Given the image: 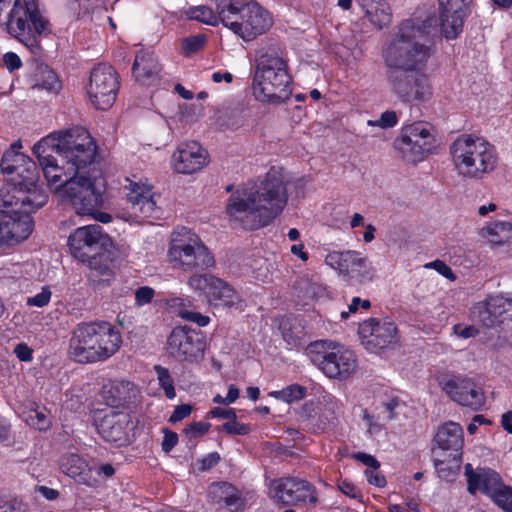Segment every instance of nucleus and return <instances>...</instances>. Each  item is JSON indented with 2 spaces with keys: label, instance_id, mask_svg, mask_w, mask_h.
I'll list each match as a JSON object with an SVG mask.
<instances>
[{
  "label": "nucleus",
  "instance_id": "nucleus-11",
  "mask_svg": "<svg viewBox=\"0 0 512 512\" xmlns=\"http://www.w3.org/2000/svg\"><path fill=\"white\" fill-rule=\"evenodd\" d=\"M397 148L404 161L419 163L437 149L436 130L428 122L416 121L401 129L396 140Z\"/></svg>",
  "mask_w": 512,
  "mask_h": 512
},
{
  "label": "nucleus",
  "instance_id": "nucleus-34",
  "mask_svg": "<svg viewBox=\"0 0 512 512\" xmlns=\"http://www.w3.org/2000/svg\"><path fill=\"white\" fill-rule=\"evenodd\" d=\"M282 337L287 345L293 348H300L306 344V332L302 323L296 318L284 317L279 323Z\"/></svg>",
  "mask_w": 512,
  "mask_h": 512
},
{
  "label": "nucleus",
  "instance_id": "nucleus-55",
  "mask_svg": "<svg viewBox=\"0 0 512 512\" xmlns=\"http://www.w3.org/2000/svg\"><path fill=\"white\" fill-rule=\"evenodd\" d=\"M155 295L154 289L148 286L140 287L135 292V305L138 307L149 304Z\"/></svg>",
  "mask_w": 512,
  "mask_h": 512
},
{
  "label": "nucleus",
  "instance_id": "nucleus-54",
  "mask_svg": "<svg viewBox=\"0 0 512 512\" xmlns=\"http://www.w3.org/2000/svg\"><path fill=\"white\" fill-rule=\"evenodd\" d=\"M210 424L207 422H193L184 429V434L192 439L203 436L208 432Z\"/></svg>",
  "mask_w": 512,
  "mask_h": 512
},
{
  "label": "nucleus",
  "instance_id": "nucleus-30",
  "mask_svg": "<svg viewBox=\"0 0 512 512\" xmlns=\"http://www.w3.org/2000/svg\"><path fill=\"white\" fill-rule=\"evenodd\" d=\"M206 297L214 306L241 307L242 303L238 292L227 282L217 277L215 280H211Z\"/></svg>",
  "mask_w": 512,
  "mask_h": 512
},
{
  "label": "nucleus",
  "instance_id": "nucleus-3",
  "mask_svg": "<svg viewBox=\"0 0 512 512\" xmlns=\"http://www.w3.org/2000/svg\"><path fill=\"white\" fill-rule=\"evenodd\" d=\"M288 202L287 182L281 168L272 167L263 178L238 187L228 198L229 220L247 230L270 225Z\"/></svg>",
  "mask_w": 512,
  "mask_h": 512
},
{
  "label": "nucleus",
  "instance_id": "nucleus-23",
  "mask_svg": "<svg viewBox=\"0 0 512 512\" xmlns=\"http://www.w3.org/2000/svg\"><path fill=\"white\" fill-rule=\"evenodd\" d=\"M124 190L135 214L139 213L144 218L154 217L158 213V206L152 187L142 181L125 180Z\"/></svg>",
  "mask_w": 512,
  "mask_h": 512
},
{
  "label": "nucleus",
  "instance_id": "nucleus-26",
  "mask_svg": "<svg viewBox=\"0 0 512 512\" xmlns=\"http://www.w3.org/2000/svg\"><path fill=\"white\" fill-rule=\"evenodd\" d=\"M375 276V269L369 259L358 250H350L345 269L343 281L348 284H362L372 281Z\"/></svg>",
  "mask_w": 512,
  "mask_h": 512
},
{
  "label": "nucleus",
  "instance_id": "nucleus-2",
  "mask_svg": "<svg viewBox=\"0 0 512 512\" xmlns=\"http://www.w3.org/2000/svg\"><path fill=\"white\" fill-rule=\"evenodd\" d=\"M437 27L434 15H413L398 26L382 47L387 85L402 103L423 104L433 97L431 77L424 71L432 50L424 39L434 34Z\"/></svg>",
  "mask_w": 512,
  "mask_h": 512
},
{
  "label": "nucleus",
  "instance_id": "nucleus-36",
  "mask_svg": "<svg viewBox=\"0 0 512 512\" xmlns=\"http://www.w3.org/2000/svg\"><path fill=\"white\" fill-rule=\"evenodd\" d=\"M132 384L128 381H114L104 387L106 408H116L124 405L130 397Z\"/></svg>",
  "mask_w": 512,
  "mask_h": 512
},
{
  "label": "nucleus",
  "instance_id": "nucleus-13",
  "mask_svg": "<svg viewBox=\"0 0 512 512\" xmlns=\"http://www.w3.org/2000/svg\"><path fill=\"white\" fill-rule=\"evenodd\" d=\"M438 383L445 394L461 406L477 411L485 404L484 391L472 378L445 373L438 377Z\"/></svg>",
  "mask_w": 512,
  "mask_h": 512
},
{
  "label": "nucleus",
  "instance_id": "nucleus-56",
  "mask_svg": "<svg viewBox=\"0 0 512 512\" xmlns=\"http://www.w3.org/2000/svg\"><path fill=\"white\" fill-rule=\"evenodd\" d=\"M319 403L324 405L327 408L331 418H334L335 413L339 409V401L332 394L323 390L319 396Z\"/></svg>",
  "mask_w": 512,
  "mask_h": 512
},
{
  "label": "nucleus",
  "instance_id": "nucleus-61",
  "mask_svg": "<svg viewBox=\"0 0 512 512\" xmlns=\"http://www.w3.org/2000/svg\"><path fill=\"white\" fill-rule=\"evenodd\" d=\"M356 461L367 466V469L379 468L380 462L373 456L364 452H357L352 455Z\"/></svg>",
  "mask_w": 512,
  "mask_h": 512
},
{
  "label": "nucleus",
  "instance_id": "nucleus-38",
  "mask_svg": "<svg viewBox=\"0 0 512 512\" xmlns=\"http://www.w3.org/2000/svg\"><path fill=\"white\" fill-rule=\"evenodd\" d=\"M471 317L474 321L481 323L487 328L495 327L496 325L506 322L505 319H498L496 315L489 309L486 301L476 303L471 309Z\"/></svg>",
  "mask_w": 512,
  "mask_h": 512
},
{
  "label": "nucleus",
  "instance_id": "nucleus-52",
  "mask_svg": "<svg viewBox=\"0 0 512 512\" xmlns=\"http://www.w3.org/2000/svg\"><path fill=\"white\" fill-rule=\"evenodd\" d=\"M216 277L212 275H193L190 277L188 284L195 290L203 291L207 295V290L210 288L211 280H215Z\"/></svg>",
  "mask_w": 512,
  "mask_h": 512
},
{
  "label": "nucleus",
  "instance_id": "nucleus-59",
  "mask_svg": "<svg viewBox=\"0 0 512 512\" xmlns=\"http://www.w3.org/2000/svg\"><path fill=\"white\" fill-rule=\"evenodd\" d=\"M453 333L462 339L473 338L478 335L479 330L474 325L455 324L452 327Z\"/></svg>",
  "mask_w": 512,
  "mask_h": 512
},
{
  "label": "nucleus",
  "instance_id": "nucleus-57",
  "mask_svg": "<svg viewBox=\"0 0 512 512\" xmlns=\"http://www.w3.org/2000/svg\"><path fill=\"white\" fill-rule=\"evenodd\" d=\"M221 429L228 434L234 435H245L249 432L248 426L238 422L236 418H233V420H229L226 423H224Z\"/></svg>",
  "mask_w": 512,
  "mask_h": 512
},
{
  "label": "nucleus",
  "instance_id": "nucleus-62",
  "mask_svg": "<svg viewBox=\"0 0 512 512\" xmlns=\"http://www.w3.org/2000/svg\"><path fill=\"white\" fill-rule=\"evenodd\" d=\"M192 406L189 404H181L175 407L169 418V422L177 423L191 414Z\"/></svg>",
  "mask_w": 512,
  "mask_h": 512
},
{
  "label": "nucleus",
  "instance_id": "nucleus-41",
  "mask_svg": "<svg viewBox=\"0 0 512 512\" xmlns=\"http://www.w3.org/2000/svg\"><path fill=\"white\" fill-rule=\"evenodd\" d=\"M154 369L157 375L159 387L163 389L164 394L168 399H174L176 397V391L174 387V380L169 370L160 365L155 366Z\"/></svg>",
  "mask_w": 512,
  "mask_h": 512
},
{
  "label": "nucleus",
  "instance_id": "nucleus-40",
  "mask_svg": "<svg viewBox=\"0 0 512 512\" xmlns=\"http://www.w3.org/2000/svg\"><path fill=\"white\" fill-rule=\"evenodd\" d=\"M306 395V388L299 384L289 385L282 390L271 391L269 396L282 400L286 403H293L303 399Z\"/></svg>",
  "mask_w": 512,
  "mask_h": 512
},
{
  "label": "nucleus",
  "instance_id": "nucleus-64",
  "mask_svg": "<svg viewBox=\"0 0 512 512\" xmlns=\"http://www.w3.org/2000/svg\"><path fill=\"white\" fill-rule=\"evenodd\" d=\"M0 512H25L24 504L17 499L0 500Z\"/></svg>",
  "mask_w": 512,
  "mask_h": 512
},
{
  "label": "nucleus",
  "instance_id": "nucleus-47",
  "mask_svg": "<svg viewBox=\"0 0 512 512\" xmlns=\"http://www.w3.org/2000/svg\"><path fill=\"white\" fill-rule=\"evenodd\" d=\"M399 406V401L395 398L385 402L381 403L380 405H377L376 410V416L378 417V420L384 421L385 423L395 419V410Z\"/></svg>",
  "mask_w": 512,
  "mask_h": 512
},
{
  "label": "nucleus",
  "instance_id": "nucleus-31",
  "mask_svg": "<svg viewBox=\"0 0 512 512\" xmlns=\"http://www.w3.org/2000/svg\"><path fill=\"white\" fill-rule=\"evenodd\" d=\"M435 442L442 450L460 452L464 444L461 425L452 421L443 424L436 433Z\"/></svg>",
  "mask_w": 512,
  "mask_h": 512
},
{
  "label": "nucleus",
  "instance_id": "nucleus-29",
  "mask_svg": "<svg viewBox=\"0 0 512 512\" xmlns=\"http://www.w3.org/2000/svg\"><path fill=\"white\" fill-rule=\"evenodd\" d=\"M160 68L152 52L140 51L135 58L132 72L141 85H151L158 79Z\"/></svg>",
  "mask_w": 512,
  "mask_h": 512
},
{
  "label": "nucleus",
  "instance_id": "nucleus-8",
  "mask_svg": "<svg viewBox=\"0 0 512 512\" xmlns=\"http://www.w3.org/2000/svg\"><path fill=\"white\" fill-rule=\"evenodd\" d=\"M0 25L31 51L38 49L35 34L42 35L49 31V22L40 12L36 0H19Z\"/></svg>",
  "mask_w": 512,
  "mask_h": 512
},
{
  "label": "nucleus",
  "instance_id": "nucleus-18",
  "mask_svg": "<svg viewBox=\"0 0 512 512\" xmlns=\"http://www.w3.org/2000/svg\"><path fill=\"white\" fill-rule=\"evenodd\" d=\"M270 497L285 505L315 504L317 497L314 487L307 481L293 477L271 481Z\"/></svg>",
  "mask_w": 512,
  "mask_h": 512
},
{
  "label": "nucleus",
  "instance_id": "nucleus-28",
  "mask_svg": "<svg viewBox=\"0 0 512 512\" xmlns=\"http://www.w3.org/2000/svg\"><path fill=\"white\" fill-rule=\"evenodd\" d=\"M208 496L214 503H224L231 511L238 512L245 508V500L238 489L230 483L218 482L209 487Z\"/></svg>",
  "mask_w": 512,
  "mask_h": 512
},
{
  "label": "nucleus",
  "instance_id": "nucleus-53",
  "mask_svg": "<svg viewBox=\"0 0 512 512\" xmlns=\"http://www.w3.org/2000/svg\"><path fill=\"white\" fill-rule=\"evenodd\" d=\"M363 420L367 426V432L370 435H377L384 428L385 422L378 420V417L374 414H370L367 411L363 414Z\"/></svg>",
  "mask_w": 512,
  "mask_h": 512
},
{
  "label": "nucleus",
  "instance_id": "nucleus-20",
  "mask_svg": "<svg viewBox=\"0 0 512 512\" xmlns=\"http://www.w3.org/2000/svg\"><path fill=\"white\" fill-rule=\"evenodd\" d=\"M109 241L102 227L92 224L75 229L68 237V246L75 258L85 262L89 260L92 252L106 246Z\"/></svg>",
  "mask_w": 512,
  "mask_h": 512
},
{
  "label": "nucleus",
  "instance_id": "nucleus-43",
  "mask_svg": "<svg viewBox=\"0 0 512 512\" xmlns=\"http://www.w3.org/2000/svg\"><path fill=\"white\" fill-rule=\"evenodd\" d=\"M490 498L493 502L506 512H512V489L505 486L502 482Z\"/></svg>",
  "mask_w": 512,
  "mask_h": 512
},
{
  "label": "nucleus",
  "instance_id": "nucleus-48",
  "mask_svg": "<svg viewBox=\"0 0 512 512\" xmlns=\"http://www.w3.org/2000/svg\"><path fill=\"white\" fill-rule=\"evenodd\" d=\"M398 115L393 110H387L383 112L379 119L377 120H368L367 124L369 126H377L383 129L392 128L398 123Z\"/></svg>",
  "mask_w": 512,
  "mask_h": 512
},
{
  "label": "nucleus",
  "instance_id": "nucleus-45",
  "mask_svg": "<svg viewBox=\"0 0 512 512\" xmlns=\"http://www.w3.org/2000/svg\"><path fill=\"white\" fill-rule=\"evenodd\" d=\"M89 263L90 266L99 273V275L106 277L104 280H109V277L114 273L113 262L105 254L93 257Z\"/></svg>",
  "mask_w": 512,
  "mask_h": 512
},
{
  "label": "nucleus",
  "instance_id": "nucleus-5",
  "mask_svg": "<svg viewBox=\"0 0 512 512\" xmlns=\"http://www.w3.org/2000/svg\"><path fill=\"white\" fill-rule=\"evenodd\" d=\"M252 90L254 97L263 103H282L290 97L291 76L278 47L269 46L258 51Z\"/></svg>",
  "mask_w": 512,
  "mask_h": 512
},
{
  "label": "nucleus",
  "instance_id": "nucleus-50",
  "mask_svg": "<svg viewBox=\"0 0 512 512\" xmlns=\"http://www.w3.org/2000/svg\"><path fill=\"white\" fill-rule=\"evenodd\" d=\"M205 42L206 37L204 35H193L182 41V49L186 54H191L200 50L204 46Z\"/></svg>",
  "mask_w": 512,
  "mask_h": 512
},
{
  "label": "nucleus",
  "instance_id": "nucleus-44",
  "mask_svg": "<svg viewBox=\"0 0 512 512\" xmlns=\"http://www.w3.org/2000/svg\"><path fill=\"white\" fill-rule=\"evenodd\" d=\"M489 309L496 315L498 319H503L502 316L512 310V302L510 299L503 295L491 296L485 300Z\"/></svg>",
  "mask_w": 512,
  "mask_h": 512
},
{
  "label": "nucleus",
  "instance_id": "nucleus-22",
  "mask_svg": "<svg viewBox=\"0 0 512 512\" xmlns=\"http://www.w3.org/2000/svg\"><path fill=\"white\" fill-rule=\"evenodd\" d=\"M471 1L438 0L441 30L446 39H455L462 32Z\"/></svg>",
  "mask_w": 512,
  "mask_h": 512
},
{
  "label": "nucleus",
  "instance_id": "nucleus-12",
  "mask_svg": "<svg viewBox=\"0 0 512 512\" xmlns=\"http://www.w3.org/2000/svg\"><path fill=\"white\" fill-rule=\"evenodd\" d=\"M48 201V195L43 188L24 189L6 182L0 188V214H10L20 217L43 207Z\"/></svg>",
  "mask_w": 512,
  "mask_h": 512
},
{
  "label": "nucleus",
  "instance_id": "nucleus-24",
  "mask_svg": "<svg viewBox=\"0 0 512 512\" xmlns=\"http://www.w3.org/2000/svg\"><path fill=\"white\" fill-rule=\"evenodd\" d=\"M31 232L30 215L23 214L15 217L10 214H0V247L16 245L27 239Z\"/></svg>",
  "mask_w": 512,
  "mask_h": 512
},
{
  "label": "nucleus",
  "instance_id": "nucleus-1",
  "mask_svg": "<svg viewBox=\"0 0 512 512\" xmlns=\"http://www.w3.org/2000/svg\"><path fill=\"white\" fill-rule=\"evenodd\" d=\"M50 185L56 184L58 198L77 215L90 216L101 223L111 221L99 211L103 204V183L97 176V146L84 128L51 133L32 148Z\"/></svg>",
  "mask_w": 512,
  "mask_h": 512
},
{
  "label": "nucleus",
  "instance_id": "nucleus-6",
  "mask_svg": "<svg viewBox=\"0 0 512 512\" xmlns=\"http://www.w3.org/2000/svg\"><path fill=\"white\" fill-rule=\"evenodd\" d=\"M449 153L456 174L463 179L481 180L497 166L493 145L473 134H461L450 145Z\"/></svg>",
  "mask_w": 512,
  "mask_h": 512
},
{
  "label": "nucleus",
  "instance_id": "nucleus-32",
  "mask_svg": "<svg viewBox=\"0 0 512 512\" xmlns=\"http://www.w3.org/2000/svg\"><path fill=\"white\" fill-rule=\"evenodd\" d=\"M31 88L44 91L48 94H58L62 89V83L57 74L47 65H37L31 78Z\"/></svg>",
  "mask_w": 512,
  "mask_h": 512
},
{
  "label": "nucleus",
  "instance_id": "nucleus-49",
  "mask_svg": "<svg viewBox=\"0 0 512 512\" xmlns=\"http://www.w3.org/2000/svg\"><path fill=\"white\" fill-rule=\"evenodd\" d=\"M99 0H73L70 3V10L78 17L84 16L98 6Z\"/></svg>",
  "mask_w": 512,
  "mask_h": 512
},
{
  "label": "nucleus",
  "instance_id": "nucleus-42",
  "mask_svg": "<svg viewBox=\"0 0 512 512\" xmlns=\"http://www.w3.org/2000/svg\"><path fill=\"white\" fill-rule=\"evenodd\" d=\"M26 422L39 431H45L51 425L50 418L45 408H36L29 411Z\"/></svg>",
  "mask_w": 512,
  "mask_h": 512
},
{
  "label": "nucleus",
  "instance_id": "nucleus-4",
  "mask_svg": "<svg viewBox=\"0 0 512 512\" xmlns=\"http://www.w3.org/2000/svg\"><path fill=\"white\" fill-rule=\"evenodd\" d=\"M121 345V333L110 322H81L72 331L68 353L78 363H97L112 357Z\"/></svg>",
  "mask_w": 512,
  "mask_h": 512
},
{
  "label": "nucleus",
  "instance_id": "nucleus-16",
  "mask_svg": "<svg viewBox=\"0 0 512 512\" xmlns=\"http://www.w3.org/2000/svg\"><path fill=\"white\" fill-rule=\"evenodd\" d=\"M205 346L201 333L187 326L174 328L167 340L168 353L178 361H198L203 357Z\"/></svg>",
  "mask_w": 512,
  "mask_h": 512
},
{
  "label": "nucleus",
  "instance_id": "nucleus-27",
  "mask_svg": "<svg viewBox=\"0 0 512 512\" xmlns=\"http://www.w3.org/2000/svg\"><path fill=\"white\" fill-rule=\"evenodd\" d=\"M59 466L61 471L74 479L78 484L95 486L97 479L93 476L92 468L88 462L78 454L70 453L61 457Z\"/></svg>",
  "mask_w": 512,
  "mask_h": 512
},
{
  "label": "nucleus",
  "instance_id": "nucleus-58",
  "mask_svg": "<svg viewBox=\"0 0 512 512\" xmlns=\"http://www.w3.org/2000/svg\"><path fill=\"white\" fill-rule=\"evenodd\" d=\"M364 474L368 483L375 487L383 488L387 483L385 476L379 471V468L366 469Z\"/></svg>",
  "mask_w": 512,
  "mask_h": 512
},
{
  "label": "nucleus",
  "instance_id": "nucleus-33",
  "mask_svg": "<svg viewBox=\"0 0 512 512\" xmlns=\"http://www.w3.org/2000/svg\"><path fill=\"white\" fill-rule=\"evenodd\" d=\"M365 16L377 28L387 26L392 17L391 8L386 0H359Z\"/></svg>",
  "mask_w": 512,
  "mask_h": 512
},
{
  "label": "nucleus",
  "instance_id": "nucleus-60",
  "mask_svg": "<svg viewBox=\"0 0 512 512\" xmlns=\"http://www.w3.org/2000/svg\"><path fill=\"white\" fill-rule=\"evenodd\" d=\"M427 268H433L436 270L440 275L444 276L445 278L449 280H455V275L452 271V269L443 261L441 260H435L433 262H430L426 264Z\"/></svg>",
  "mask_w": 512,
  "mask_h": 512
},
{
  "label": "nucleus",
  "instance_id": "nucleus-14",
  "mask_svg": "<svg viewBox=\"0 0 512 512\" xmlns=\"http://www.w3.org/2000/svg\"><path fill=\"white\" fill-rule=\"evenodd\" d=\"M118 88V75L111 65L101 63L91 70L86 90L91 103L97 109L107 110L112 107Z\"/></svg>",
  "mask_w": 512,
  "mask_h": 512
},
{
  "label": "nucleus",
  "instance_id": "nucleus-19",
  "mask_svg": "<svg viewBox=\"0 0 512 512\" xmlns=\"http://www.w3.org/2000/svg\"><path fill=\"white\" fill-rule=\"evenodd\" d=\"M359 335L365 348L377 353L397 342V327L388 319L371 318L359 326Z\"/></svg>",
  "mask_w": 512,
  "mask_h": 512
},
{
  "label": "nucleus",
  "instance_id": "nucleus-46",
  "mask_svg": "<svg viewBox=\"0 0 512 512\" xmlns=\"http://www.w3.org/2000/svg\"><path fill=\"white\" fill-rule=\"evenodd\" d=\"M52 298V291L50 286L45 285L41 287V290L33 296L26 298V306L43 308L46 307Z\"/></svg>",
  "mask_w": 512,
  "mask_h": 512
},
{
  "label": "nucleus",
  "instance_id": "nucleus-37",
  "mask_svg": "<svg viewBox=\"0 0 512 512\" xmlns=\"http://www.w3.org/2000/svg\"><path fill=\"white\" fill-rule=\"evenodd\" d=\"M219 1L216 0V12L207 6H197L189 8L186 15L191 20H196L210 26H217L219 23H222Z\"/></svg>",
  "mask_w": 512,
  "mask_h": 512
},
{
  "label": "nucleus",
  "instance_id": "nucleus-10",
  "mask_svg": "<svg viewBox=\"0 0 512 512\" xmlns=\"http://www.w3.org/2000/svg\"><path fill=\"white\" fill-rule=\"evenodd\" d=\"M307 355L315 367L332 379L346 380L357 370L355 353L334 341L321 340L311 343Z\"/></svg>",
  "mask_w": 512,
  "mask_h": 512
},
{
  "label": "nucleus",
  "instance_id": "nucleus-9",
  "mask_svg": "<svg viewBox=\"0 0 512 512\" xmlns=\"http://www.w3.org/2000/svg\"><path fill=\"white\" fill-rule=\"evenodd\" d=\"M167 257L173 267L187 272L204 270L214 264L212 254L199 236L186 227L172 232Z\"/></svg>",
  "mask_w": 512,
  "mask_h": 512
},
{
  "label": "nucleus",
  "instance_id": "nucleus-15",
  "mask_svg": "<svg viewBox=\"0 0 512 512\" xmlns=\"http://www.w3.org/2000/svg\"><path fill=\"white\" fill-rule=\"evenodd\" d=\"M0 168L6 182L24 189L41 188L37 184L39 171L35 161L21 152H6L1 159Z\"/></svg>",
  "mask_w": 512,
  "mask_h": 512
},
{
  "label": "nucleus",
  "instance_id": "nucleus-39",
  "mask_svg": "<svg viewBox=\"0 0 512 512\" xmlns=\"http://www.w3.org/2000/svg\"><path fill=\"white\" fill-rule=\"evenodd\" d=\"M349 255L348 250H329L325 257L324 263L334 270L338 277L343 280V273L345 269V264L347 262Z\"/></svg>",
  "mask_w": 512,
  "mask_h": 512
},
{
  "label": "nucleus",
  "instance_id": "nucleus-21",
  "mask_svg": "<svg viewBox=\"0 0 512 512\" xmlns=\"http://www.w3.org/2000/svg\"><path fill=\"white\" fill-rule=\"evenodd\" d=\"M209 163V155L196 141L180 143L171 157L172 169L185 175L201 171Z\"/></svg>",
  "mask_w": 512,
  "mask_h": 512
},
{
  "label": "nucleus",
  "instance_id": "nucleus-7",
  "mask_svg": "<svg viewBox=\"0 0 512 512\" xmlns=\"http://www.w3.org/2000/svg\"><path fill=\"white\" fill-rule=\"evenodd\" d=\"M222 24L244 42L266 34L273 26L272 13L256 1L220 0Z\"/></svg>",
  "mask_w": 512,
  "mask_h": 512
},
{
  "label": "nucleus",
  "instance_id": "nucleus-63",
  "mask_svg": "<svg viewBox=\"0 0 512 512\" xmlns=\"http://www.w3.org/2000/svg\"><path fill=\"white\" fill-rule=\"evenodd\" d=\"M13 352L20 361L30 362L33 359V350L25 343H18Z\"/></svg>",
  "mask_w": 512,
  "mask_h": 512
},
{
  "label": "nucleus",
  "instance_id": "nucleus-25",
  "mask_svg": "<svg viewBox=\"0 0 512 512\" xmlns=\"http://www.w3.org/2000/svg\"><path fill=\"white\" fill-rule=\"evenodd\" d=\"M464 475L467 480V490L471 495L481 492L490 497L502 481L495 471L488 468L474 470L470 463L464 466Z\"/></svg>",
  "mask_w": 512,
  "mask_h": 512
},
{
  "label": "nucleus",
  "instance_id": "nucleus-35",
  "mask_svg": "<svg viewBox=\"0 0 512 512\" xmlns=\"http://www.w3.org/2000/svg\"><path fill=\"white\" fill-rule=\"evenodd\" d=\"M481 235L492 245H504L512 240V224L500 220L489 222L482 228Z\"/></svg>",
  "mask_w": 512,
  "mask_h": 512
},
{
  "label": "nucleus",
  "instance_id": "nucleus-51",
  "mask_svg": "<svg viewBox=\"0 0 512 512\" xmlns=\"http://www.w3.org/2000/svg\"><path fill=\"white\" fill-rule=\"evenodd\" d=\"M178 315L184 320L196 323L199 327H204L210 322V318L208 316L202 315L196 311L188 310L186 308H180Z\"/></svg>",
  "mask_w": 512,
  "mask_h": 512
},
{
  "label": "nucleus",
  "instance_id": "nucleus-17",
  "mask_svg": "<svg viewBox=\"0 0 512 512\" xmlns=\"http://www.w3.org/2000/svg\"><path fill=\"white\" fill-rule=\"evenodd\" d=\"M93 421L99 435L106 442L116 446L129 443L130 415L127 412L116 411L112 408L97 409L93 411Z\"/></svg>",
  "mask_w": 512,
  "mask_h": 512
}]
</instances>
